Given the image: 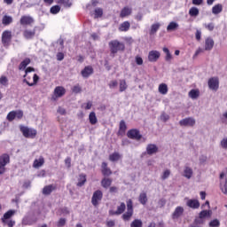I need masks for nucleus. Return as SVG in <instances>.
I'll return each instance as SVG.
<instances>
[{"instance_id":"obj_1","label":"nucleus","mask_w":227,"mask_h":227,"mask_svg":"<svg viewBox=\"0 0 227 227\" xmlns=\"http://www.w3.org/2000/svg\"><path fill=\"white\" fill-rule=\"evenodd\" d=\"M108 47L110 49L111 54L114 56V54H118V52H123L125 51V43L118 41L112 40L108 43Z\"/></svg>"},{"instance_id":"obj_2","label":"nucleus","mask_w":227,"mask_h":227,"mask_svg":"<svg viewBox=\"0 0 227 227\" xmlns=\"http://www.w3.org/2000/svg\"><path fill=\"white\" fill-rule=\"evenodd\" d=\"M132 215H134V206L132 200H129L127 201V212L121 215V218L123 221H130V219H132Z\"/></svg>"},{"instance_id":"obj_3","label":"nucleus","mask_w":227,"mask_h":227,"mask_svg":"<svg viewBox=\"0 0 227 227\" xmlns=\"http://www.w3.org/2000/svg\"><path fill=\"white\" fill-rule=\"evenodd\" d=\"M10 164V155L4 153L0 156V175L6 173V166Z\"/></svg>"},{"instance_id":"obj_4","label":"nucleus","mask_w":227,"mask_h":227,"mask_svg":"<svg viewBox=\"0 0 227 227\" xmlns=\"http://www.w3.org/2000/svg\"><path fill=\"white\" fill-rule=\"evenodd\" d=\"M12 31L5 30L2 33V43L4 47H9L10 43H12Z\"/></svg>"},{"instance_id":"obj_5","label":"nucleus","mask_w":227,"mask_h":227,"mask_svg":"<svg viewBox=\"0 0 227 227\" xmlns=\"http://www.w3.org/2000/svg\"><path fill=\"white\" fill-rule=\"evenodd\" d=\"M20 132H22L24 137H30L31 139L36 137V129L22 126L20 128Z\"/></svg>"},{"instance_id":"obj_6","label":"nucleus","mask_w":227,"mask_h":227,"mask_svg":"<svg viewBox=\"0 0 227 227\" xmlns=\"http://www.w3.org/2000/svg\"><path fill=\"white\" fill-rule=\"evenodd\" d=\"M104 197V193H102V191L97 190L94 192L92 198H91V203L94 207H98V203L102 201V198Z\"/></svg>"},{"instance_id":"obj_7","label":"nucleus","mask_w":227,"mask_h":227,"mask_svg":"<svg viewBox=\"0 0 227 227\" xmlns=\"http://www.w3.org/2000/svg\"><path fill=\"white\" fill-rule=\"evenodd\" d=\"M180 127H194L196 125V119L193 117H186L179 121Z\"/></svg>"},{"instance_id":"obj_8","label":"nucleus","mask_w":227,"mask_h":227,"mask_svg":"<svg viewBox=\"0 0 227 227\" xmlns=\"http://www.w3.org/2000/svg\"><path fill=\"white\" fill-rule=\"evenodd\" d=\"M127 137L129 139H135V141H140V139L143 137V135H141L138 129H129L127 132Z\"/></svg>"},{"instance_id":"obj_9","label":"nucleus","mask_w":227,"mask_h":227,"mask_svg":"<svg viewBox=\"0 0 227 227\" xmlns=\"http://www.w3.org/2000/svg\"><path fill=\"white\" fill-rule=\"evenodd\" d=\"M36 221H38V218H36V216L27 215L23 218L22 224L24 226H32V224H35Z\"/></svg>"},{"instance_id":"obj_10","label":"nucleus","mask_w":227,"mask_h":227,"mask_svg":"<svg viewBox=\"0 0 227 227\" xmlns=\"http://www.w3.org/2000/svg\"><path fill=\"white\" fill-rule=\"evenodd\" d=\"M65 93H67V90L64 89L63 86H58L54 89V96L52 97V99L56 100L57 98H61Z\"/></svg>"},{"instance_id":"obj_11","label":"nucleus","mask_w":227,"mask_h":227,"mask_svg":"<svg viewBox=\"0 0 227 227\" xmlns=\"http://www.w3.org/2000/svg\"><path fill=\"white\" fill-rule=\"evenodd\" d=\"M208 88L213 91H217L219 90V79L213 77L208 80Z\"/></svg>"},{"instance_id":"obj_12","label":"nucleus","mask_w":227,"mask_h":227,"mask_svg":"<svg viewBox=\"0 0 227 227\" xmlns=\"http://www.w3.org/2000/svg\"><path fill=\"white\" fill-rule=\"evenodd\" d=\"M159 58H160V52L158 51H151L148 54V61L151 63H155L159 60Z\"/></svg>"},{"instance_id":"obj_13","label":"nucleus","mask_w":227,"mask_h":227,"mask_svg":"<svg viewBox=\"0 0 227 227\" xmlns=\"http://www.w3.org/2000/svg\"><path fill=\"white\" fill-rule=\"evenodd\" d=\"M185 200H186V206H188L189 208H192L193 210L200 208V200L196 199H185Z\"/></svg>"},{"instance_id":"obj_14","label":"nucleus","mask_w":227,"mask_h":227,"mask_svg":"<svg viewBox=\"0 0 227 227\" xmlns=\"http://www.w3.org/2000/svg\"><path fill=\"white\" fill-rule=\"evenodd\" d=\"M193 175H194V171L192 170V168L189 166H184V171H183V176H184V178H187V180H191Z\"/></svg>"},{"instance_id":"obj_15","label":"nucleus","mask_w":227,"mask_h":227,"mask_svg":"<svg viewBox=\"0 0 227 227\" xmlns=\"http://www.w3.org/2000/svg\"><path fill=\"white\" fill-rule=\"evenodd\" d=\"M159 152V147L157 145L154 144H149L146 146V153L147 155H155Z\"/></svg>"},{"instance_id":"obj_16","label":"nucleus","mask_w":227,"mask_h":227,"mask_svg":"<svg viewBox=\"0 0 227 227\" xmlns=\"http://www.w3.org/2000/svg\"><path fill=\"white\" fill-rule=\"evenodd\" d=\"M35 22V20L31 16H22L20 20V24L21 26H29L30 24H33Z\"/></svg>"},{"instance_id":"obj_17","label":"nucleus","mask_w":227,"mask_h":227,"mask_svg":"<svg viewBox=\"0 0 227 227\" xmlns=\"http://www.w3.org/2000/svg\"><path fill=\"white\" fill-rule=\"evenodd\" d=\"M127 208V206L125 205V202H121L120 206L117 207L116 211H110V214L112 215H121L125 212V209Z\"/></svg>"},{"instance_id":"obj_18","label":"nucleus","mask_w":227,"mask_h":227,"mask_svg":"<svg viewBox=\"0 0 227 227\" xmlns=\"http://www.w3.org/2000/svg\"><path fill=\"white\" fill-rule=\"evenodd\" d=\"M53 191H56V185L49 184L43 188V194L44 196H49V195L52 194Z\"/></svg>"},{"instance_id":"obj_19","label":"nucleus","mask_w":227,"mask_h":227,"mask_svg":"<svg viewBox=\"0 0 227 227\" xmlns=\"http://www.w3.org/2000/svg\"><path fill=\"white\" fill-rule=\"evenodd\" d=\"M81 74L84 79H88V77L93 74V67L91 66L85 67Z\"/></svg>"},{"instance_id":"obj_20","label":"nucleus","mask_w":227,"mask_h":227,"mask_svg":"<svg viewBox=\"0 0 227 227\" xmlns=\"http://www.w3.org/2000/svg\"><path fill=\"white\" fill-rule=\"evenodd\" d=\"M184 215V207L178 206L172 214V219H178Z\"/></svg>"},{"instance_id":"obj_21","label":"nucleus","mask_w":227,"mask_h":227,"mask_svg":"<svg viewBox=\"0 0 227 227\" xmlns=\"http://www.w3.org/2000/svg\"><path fill=\"white\" fill-rule=\"evenodd\" d=\"M15 215V210H9L6 213H4V216L2 217L1 221L3 223H8V219H12Z\"/></svg>"},{"instance_id":"obj_22","label":"nucleus","mask_w":227,"mask_h":227,"mask_svg":"<svg viewBox=\"0 0 227 227\" xmlns=\"http://www.w3.org/2000/svg\"><path fill=\"white\" fill-rule=\"evenodd\" d=\"M131 14H132V9L129 8V7H124L121 11L120 18L121 19H125V17H129V15H131Z\"/></svg>"},{"instance_id":"obj_23","label":"nucleus","mask_w":227,"mask_h":227,"mask_svg":"<svg viewBox=\"0 0 227 227\" xmlns=\"http://www.w3.org/2000/svg\"><path fill=\"white\" fill-rule=\"evenodd\" d=\"M214 49V39L208 37L205 42V51H212Z\"/></svg>"},{"instance_id":"obj_24","label":"nucleus","mask_w":227,"mask_h":227,"mask_svg":"<svg viewBox=\"0 0 227 227\" xmlns=\"http://www.w3.org/2000/svg\"><path fill=\"white\" fill-rule=\"evenodd\" d=\"M35 35H36V31L35 30H25L23 32V36L27 39V40H31V38L35 37Z\"/></svg>"},{"instance_id":"obj_25","label":"nucleus","mask_w":227,"mask_h":227,"mask_svg":"<svg viewBox=\"0 0 227 227\" xmlns=\"http://www.w3.org/2000/svg\"><path fill=\"white\" fill-rule=\"evenodd\" d=\"M130 29V22L124 21L119 27V31L127 32Z\"/></svg>"},{"instance_id":"obj_26","label":"nucleus","mask_w":227,"mask_h":227,"mask_svg":"<svg viewBox=\"0 0 227 227\" xmlns=\"http://www.w3.org/2000/svg\"><path fill=\"white\" fill-rule=\"evenodd\" d=\"M12 22H13V17L12 16L4 15L2 19V24L4 26H10V24H12Z\"/></svg>"},{"instance_id":"obj_27","label":"nucleus","mask_w":227,"mask_h":227,"mask_svg":"<svg viewBox=\"0 0 227 227\" xmlns=\"http://www.w3.org/2000/svg\"><path fill=\"white\" fill-rule=\"evenodd\" d=\"M89 121L90 125H97L98 119H97V114H95V112H91L89 114Z\"/></svg>"},{"instance_id":"obj_28","label":"nucleus","mask_w":227,"mask_h":227,"mask_svg":"<svg viewBox=\"0 0 227 227\" xmlns=\"http://www.w3.org/2000/svg\"><path fill=\"white\" fill-rule=\"evenodd\" d=\"M44 162H45V160L43 159V157L41 156L38 160H34L33 167L35 168H42Z\"/></svg>"},{"instance_id":"obj_29","label":"nucleus","mask_w":227,"mask_h":227,"mask_svg":"<svg viewBox=\"0 0 227 227\" xmlns=\"http://www.w3.org/2000/svg\"><path fill=\"white\" fill-rule=\"evenodd\" d=\"M138 201L141 205H146L148 203V197L146 196V192H141L138 197Z\"/></svg>"},{"instance_id":"obj_30","label":"nucleus","mask_w":227,"mask_h":227,"mask_svg":"<svg viewBox=\"0 0 227 227\" xmlns=\"http://www.w3.org/2000/svg\"><path fill=\"white\" fill-rule=\"evenodd\" d=\"M33 82H28L27 79H24L23 82H26V84H27V86H35V84H37L38 81H40V76H38V74H35L33 76Z\"/></svg>"},{"instance_id":"obj_31","label":"nucleus","mask_w":227,"mask_h":227,"mask_svg":"<svg viewBox=\"0 0 227 227\" xmlns=\"http://www.w3.org/2000/svg\"><path fill=\"white\" fill-rule=\"evenodd\" d=\"M221 12H223V4H217L215 6H213L212 13L214 15H219V13H221Z\"/></svg>"},{"instance_id":"obj_32","label":"nucleus","mask_w":227,"mask_h":227,"mask_svg":"<svg viewBox=\"0 0 227 227\" xmlns=\"http://www.w3.org/2000/svg\"><path fill=\"white\" fill-rule=\"evenodd\" d=\"M179 25L178 23L175 22V21H171L168 27H167V31L171 32V31H176V29H178Z\"/></svg>"},{"instance_id":"obj_33","label":"nucleus","mask_w":227,"mask_h":227,"mask_svg":"<svg viewBox=\"0 0 227 227\" xmlns=\"http://www.w3.org/2000/svg\"><path fill=\"white\" fill-rule=\"evenodd\" d=\"M188 97L192 100H196L200 97V90H192L188 93Z\"/></svg>"},{"instance_id":"obj_34","label":"nucleus","mask_w":227,"mask_h":227,"mask_svg":"<svg viewBox=\"0 0 227 227\" xmlns=\"http://www.w3.org/2000/svg\"><path fill=\"white\" fill-rule=\"evenodd\" d=\"M158 91H159V93H160V95H167L168 94V85L166 83L160 84L159 88H158Z\"/></svg>"},{"instance_id":"obj_35","label":"nucleus","mask_w":227,"mask_h":227,"mask_svg":"<svg viewBox=\"0 0 227 227\" xmlns=\"http://www.w3.org/2000/svg\"><path fill=\"white\" fill-rule=\"evenodd\" d=\"M212 215V210H202L199 216L202 218L204 221L207 219V217H211Z\"/></svg>"},{"instance_id":"obj_36","label":"nucleus","mask_w":227,"mask_h":227,"mask_svg":"<svg viewBox=\"0 0 227 227\" xmlns=\"http://www.w3.org/2000/svg\"><path fill=\"white\" fill-rule=\"evenodd\" d=\"M29 63H31V59L27 58L25 59L23 61H21V63L19 66V70H26V67H27V65H29Z\"/></svg>"},{"instance_id":"obj_37","label":"nucleus","mask_w":227,"mask_h":227,"mask_svg":"<svg viewBox=\"0 0 227 227\" xmlns=\"http://www.w3.org/2000/svg\"><path fill=\"white\" fill-rule=\"evenodd\" d=\"M86 184V175L82 174L79 176L78 183H77V187H82Z\"/></svg>"},{"instance_id":"obj_38","label":"nucleus","mask_w":227,"mask_h":227,"mask_svg":"<svg viewBox=\"0 0 227 227\" xmlns=\"http://www.w3.org/2000/svg\"><path fill=\"white\" fill-rule=\"evenodd\" d=\"M113 184V180L109 179V178H104L101 181V185L102 187H104L105 189H107L108 187H111V184Z\"/></svg>"},{"instance_id":"obj_39","label":"nucleus","mask_w":227,"mask_h":227,"mask_svg":"<svg viewBox=\"0 0 227 227\" xmlns=\"http://www.w3.org/2000/svg\"><path fill=\"white\" fill-rule=\"evenodd\" d=\"M160 29V23H154L151 26L150 29V35H155L157 33V30Z\"/></svg>"},{"instance_id":"obj_40","label":"nucleus","mask_w":227,"mask_h":227,"mask_svg":"<svg viewBox=\"0 0 227 227\" xmlns=\"http://www.w3.org/2000/svg\"><path fill=\"white\" fill-rule=\"evenodd\" d=\"M189 15L190 17H198L200 15V9L198 7H192L189 10Z\"/></svg>"},{"instance_id":"obj_41","label":"nucleus","mask_w":227,"mask_h":227,"mask_svg":"<svg viewBox=\"0 0 227 227\" xmlns=\"http://www.w3.org/2000/svg\"><path fill=\"white\" fill-rule=\"evenodd\" d=\"M119 159H121V155H120L119 153H114L109 155V160H111V162H116Z\"/></svg>"},{"instance_id":"obj_42","label":"nucleus","mask_w":227,"mask_h":227,"mask_svg":"<svg viewBox=\"0 0 227 227\" xmlns=\"http://www.w3.org/2000/svg\"><path fill=\"white\" fill-rule=\"evenodd\" d=\"M130 227H143V221L141 219H135L131 222Z\"/></svg>"},{"instance_id":"obj_43","label":"nucleus","mask_w":227,"mask_h":227,"mask_svg":"<svg viewBox=\"0 0 227 227\" xmlns=\"http://www.w3.org/2000/svg\"><path fill=\"white\" fill-rule=\"evenodd\" d=\"M163 52H165V54H166V57H165L166 61H171V59H173V56L169 52V49L163 48Z\"/></svg>"},{"instance_id":"obj_44","label":"nucleus","mask_w":227,"mask_h":227,"mask_svg":"<svg viewBox=\"0 0 227 227\" xmlns=\"http://www.w3.org/2000/svg\"><path fill=\"white\" fill-rule=\"evenodd\" d=\"M60 11H61V7H59V5L52 6L50 9V12L52 13V15H56L58 13H59Z\"/></svg>"},{"instance_id":"obj_45","label":"nucleus","mask_w":227,"mask_h":227,"mask_svg":"<svg viewBox=\"0 0 227 227\" xmlns=\"http://www.w3.org/2000/svg\"><path fill=\"white\" fill-rule=\"evenodd\" d=\"M127 88V82L125 80H120V91L123 92Z\"/></svg>"},{"instance_id":"obj_46","label":"nucleus","mask_w":227,"mask_h":227,"mask_svg":"<svg viewBox=\"0 0 227 227\" xmlns=\"http://www.w3.org/2000/svg\"><path fill=\"white\" fill-rule=\"evenodd\" d=\"M220 185L222 192H223V194H227V178L224 179L223 185V182H221Z\"/></svg>"},{"instance_id":"obj_47","label":"nucleus","mask_w":227,"mask_h":227,"mask_svg":"<svg viewBox=\"0 0 227 227\" xmlns=\"http://www.w3.org/2000/svg\"><path fill=\"white\" fill-rule=\"evenodd\" d=\"M169 175H171V170L166 169L161 176V180H168V178H169Z\"/></svg>"},{"instance_id":"obj_48","label":"nucleus","mask_w":227,"mask_h":227,"mask_svg":"<svg viewBox=\"0 0 227 227\" xmlns=\"http://www.w3.org/2000/svg\"><path fill=\"white\" fill-rule=\"evenodd\" d=\"M72 91L73 93H81V91H82V88H81L80 84H76L72 88Z\"/></svg>"},{"instance_id":"obj_49","label":"nucleus","mask_w":227,"mask_h":227,"mask_svg":"<svg viewBox=\"0 0 227 227\" xmlns=\"http://www.w3.org/2000/svg\"><path fill=\"white\" fill-rule=\"evenodd\" d=\"M120 132H125L127 130V124L125 123V121H120Z\"/></svg>"},{"instance_id":"obj_50","label":"nucleus","mask_w":227,"mask_h":227,"mask_svg":"<svg viewBox=\"0 0 227 227\" xmlns=\"http://www.w3.org/2000/svg\"><path fill=\"white\" fill-rule=\"evenodd\" d=\"M221 223L217 219H214L209 223V227H219Z\"/></svg>"},{"instance_id":"obj_51","label":"nucleus","mask_w":227,"mask_h":227,"mask_svg":"<svg viewBox=\"0 0 227 227\" xmlns=\"http://www.w3.org/2000/svg\"><path fill=\"white\" fill-rule=\"evenodd\" d=\"M16 115H15V111H12L7 114V120L8 121H13L15 120Z\"/></svg>"},{"instance_id":"obj_52","label":"nucleus","mask_w":227,"mask_h":227,"mask_svg":"<svg viewBox=\"0 0 227 227\" xmlns=\"http://www.w3.org/2000/svg\"><path fill=\"white\" fill-rule=\"evenodd\" d=\"M102 15H104V11L101 8L95 10V19H98V17H102Z\"/></svg>"},{"instance_id":"obj_53","label":"nucleus","mask_w":227,"mask_h":227,"mask_svg":"<svg viewBox=\"0 0 227 227\" xmlns=\"http://www.w3.org/2000/svg\"><path fill=\"white\" fill-rule=\"evenodd\" d=\"M160 120L164 122L168 121V120H169V114L162 113L160 116Z\"/></svg>"},{"instance_id":"obj_54","label":"nucleus","mask_w":227,"mask_h":227,"mask_svg":"<svg viewBox=\"0 0 227 227\" xmlns=\"http://www.w3.org/2000/svg\"><path fill=\"white\" fill-rule=\"evenodd\" d=\"M194 223L199 224V226H201V224H205V220L199 216L194 220Z\"/></svg>"},{"instance_id":"obj_55","label":"nucleus","mask_w":227,"mask_h":227,"mask_svg":"<svg viewBox=\"0 0 227 227\" xmlns=\"http://www.w3.org/2000/svg\"><path fill=\"white\" fill-rule=\"evenodd\" d=\"M15 112V116L18 120H22V116H24V112L22 110H17Z\"/></svg>"},{"instance_id":"obj_56","label":"nucleus","mask_w":227,"mask_h":227,"mask_svg":"<svg viewBox=\"0 0 227 227\" xmlns=\"http://www.w3.org/2000/svg\"><path fill=\"white\" fill-rule=\"evenodd\" d=\"M65 165L67 166V168L68 169H70V168H72V159L70 157H67L65 159Z\"/></svg>"},{"instance_id":"obj_57","label":"nucleus","mask_w":227,"mask_h":227,"mask_svg":"<svg viewBox=\"0 0 227 227\" xmlns=\"http://www.w3.org/2000/svg\"><path fill=\"white\" fill-rule=\"evenodd\" d=\"M57 113L59 114H61L62 116H65L67 114V110L61 106H59L57 109Z\"/></svg>"},{"instance_id":"obj_58","label":"nucleus","mask_w":227,"mask_h":227,"mask_svg":"<svg viewBox=\"0 0 227 227\" xmlns=\"http://www.w3.org/2000/svg\"><path fill=\"white\" fill-rule=\"evenodd\" d=\"M65 224H67V219L65 218H60L57 223L58 227H63L65 226Z\"/></svg>"},{"instance_id":"obj_59","label":"nucleus","mask_w":227,"mask_h":227,"mask_svg":"<svg viewBox=\"0 0 227 227\" xmlns=\"http://www.w3.org/2000/svg\"><path fill=\"white\" fill-rule=\"evenodd\" d=\"M220 145L224 149L227 150V137H224L221 140Z\"/></svg>"},{"instance_id":"obj_60","label":"nucleus","mask_w":227,"mask_h":227,"mask_svg":"<svg viewBox=\"0 0 227 227\" xmlns=\"http://www.w3.org/2000/svg\"><path fill=\"white\" fill-rule=\"evenodd\" d=\"M204 27H205L206 29H207L208 31H214V27H215V25H214V23L205 24Z\"/></svg>"},{"instance_id":"obj_61","label":"nucleus","mask_w":227,"mask_h":227,"mask_svg":"<svg viewBox=\"0 0 227 227\" xmlns=\"http://www.w3.org/2000/svg\"><path fill=\"white\" fill-rule=\"evenodd\" d=\"M7 82H8V78H6V76L0 77V84H3V86H6Z\"/></svg>"},{"instance_id":"obj_62","label":"nucleus","mask_w":227,"mask_h":227,"mask_svg":"<svg viewBox=\"0 0 227 227\" xmlns=\"http://www.w3.org/2000/svg\"><path fill=\"white\" fill-rule=\"evenodd\" d=\"M102 173L105 176H109V175H112L113 172H111V169L110 168H104L102 170Z\"/></svg>"},{"instance_id":"obj_63","label":"nucleus","mask_w":227,"mask_h":227,"mask_svg":"<svg viewBox=\"0 0 227 227\" xmlns=\"http://www.w3.org/2000/svg\"><path fill=\"white\" fill-rule=\"evenodd\" d=\"M135 61H136L137 65H139V66L143 65V58H141L139 56H137L135 58Z\"/></svg>"},{"instance_id":"obj_64","label":"nucleus","mask_w":227,"mask_h":227,"mask_svg":"<svg viewBox=\"0 0 227 227\" xmlns=\"http://www.w3.org/2000/svg\"><path fill=\"white\" fill-rule=\"evenodd\" d=\"M4 224H7V226H9V227H12V226H15V221H13V220H7V223H5Z\"/></svg>"}]
</instances>
